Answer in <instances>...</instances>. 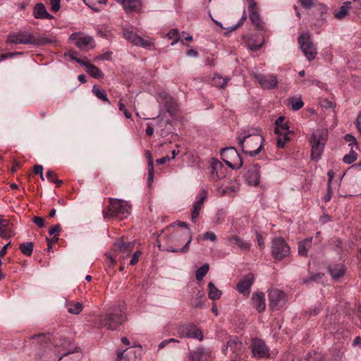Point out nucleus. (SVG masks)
<instances>
[{
    "label": "nucleus",
    "instance_id": "34",
    "mask_svg": "<svg viewBox=\"0 0 361 361\" xmlns=\"http://www.w3.org/2000/svg\"><path fill=\"white\" fill-rule=\"evenodd\" d=\"M107 0H84V2L94 11H100Z\"/></svg>",
    "mask_w": 361,
    "mask_h": 361
},
{
    "label": "nucleus",
    "instance_id": "58",
    "mask_svg": "<svg viewBox=\"0 0 361 361\" xmlns=\"http://www.w3.org/2000/svg\"><path fill=\"white\" fill-rule=\"evenodd\" d=\"M22 54V52H10L6 54H0V61L16 55H21Z\"/></svg>",
    "mask_w": 361,
    "mask_h": 361
},
{
    "label": "nucleus",
    "instance_id": "25",
    "mask_svg": "<svg viewBox=\"0 0 361 361\" xmlns=\"http://www.w3.org/2000/svg\"><path fill=\"white\" fill-rule=\"evenodd\" d=\"M33 14L35 18L39 19H52L53 16L50 15L44 5L42 3L37 4L34 7Z\"/></svg>",
    "mask_w": 361,
    "mask_h": 361
},
{
    "label": "nucleus",
    "instance_id": "48",
    "mask_svg": "<svg viewBox=\"0 0 361 361\" xmlns=\"http://www.w3.org/2000/svg\"><path fill=\"white\" fill-rule=\"evenodd\" d=\"M357 153L352 148L350 152L343 157V161L345 163L350 164L355 161L357 159Z\"/></svg>",
    "mask_w": 361,
    "mask_h": 361
},
{
    "label": "nucleus",
    "instance_id": "39",
    "mask_svg": "<svg viewBox=\"0 0 361 361\" xmlns=\"http://www.w3.org/2000/svg\"><path fill=\"white\" fill-rule=\"evenodd\" d=\"M245 42L249 49L252 51H257L262 47L264 43V39H262L261 41L258 42L257 39L252 37L247 39H245Z\"/></svg>",
    "mask_w": 361,
    "mask_h": 361
},
{
    "label": "nucleus",
    "instance_id": "16",
    "mask_svg": "<svg viewBox=\"0 0 361 361\" xmlns=\"http://www.w3.org/2000/svg\"><path fill=\"white\" fill-rule=\"evenodd\" d=\"M207 197V191L205 190H201L196 197V201L193 204L192 209V221L195 223L200 212L203 207V204Z\"/></svg>",
    "mask_w": 361,
    "mask_h": 361
},
{
    "label": "nucleus",
    "instance_id": "27",
    "mask_svg": "<svg viewBox=\"0 0 361 361\" xmlns=\"http://www.w3.org/2000/svg\"><path fill=\"white\" fill-rule=\"evenodd\" d=\"M82 66L86 68V71L93 78L96 79H101L104 78V73L102 71L90 62L85 61Z\"/></svg>",
    "mask_w": 361,
    "mask_h": 361
},
{
    "label": "nucleus",
    "instance_id": "37",
    "mask_svg": "<svg viewBox=\"0 0 361 361\" xmlns=\"http://www.w3.org/2000/svg\"><path fill=\"white\" fill-rule=\"evenodd\" d=\"M146 154L148 161V185H150L153 182L154 179L153 158L149 151H147Z\"/></svg>",
    "mask_w": 361,
    "mask_h": 361
},
{
    "label": "nucleus",
    "instance_id": "45",
    "mask_svg": "<svg viewBox=\"0 0 361 361\" xmlns=\"http://www.w3.org/2000/svg\"><path fill=\"white\" fill-rule=\"evenodd\" d=\"M209 269V264H204L196 271V279L202 281L207 274Z\"/></svg>",
    "mask_w": 361,
    "mask_h": 361
},
{
    "label": "nucleus",
    "instance_id": "59",
    "mask_svg": "<svg viewBox=\"0 0 361 361\" xmlns=\"http://www.w3.org/2000/svg\"><path fill=\"white\" fill-rule=\"evenodd\" d=\"M333 195V189L331 188V185H329V184H327V192L324 197V200L326 202H329L331 199Z\"/></svg>",
    "mask_w": 361,
    "mask_h": 361
},
{
    "label": "nucleus",
    "instance_id": "54",
    "mask_svg": "<svg viewBox=\"0 0 361 361\" xmlns=\"http://www.w3.org/2000/svg\"><path fill=\"white\" fill-rule=\"evenodd\" d=\"M51 11L56 13L61 8V0H49Z\"/></svg>",
    "mask_w": 361,
    "mask_h": 361
},
{
    "label": "nucleus",
    "instance_id": "28",
    "mask_svg": "<svg viewBox=\"0 0 361 361\" xmlns=\"http://www.w3.org/2000/svg\"><path fill=\"white\" fill-rule=\"evenodd\" d=\"M136 359L135 350L133 348H128L117 355L116 361H134Z\"/></svg>",
    "mask_w": 361,
    "mask_h": 361
},
{
    "label": "nucleus",
    "instance_id": "36",
    "mask_svg": "<svg viewBox=\"0 0 361 361\" xmlns=\"http://www.w3.org/2000/svg\"><path fill=\"white\" fill-rule=\"evenodd\" d=\"M351 8V2L348 1L343 4L340 10L335 13V17L337 19L341 20L344 18L348 13L349 10Z\"/></svg>",
    "mask_w": 361,
    "mask_h": 361
},
{
    "label": "nucleus",
    "instance_id": "62",
    "mask_svg": "<svg viewBox=\"0 0 361 361\" xmlns=\"http://www.w3.org/2000/svg\"><path fill=\"white\" fill-rule=\"evenodd\" d=\"M345 140L349 142L350 145H354L356 147V148L358 147L357 143L356 142V140L353 135L349 134L346 135L345 136Z\"/></svg>",
    "mask_w": 361,
    "mask_h": 361
},
{
    "label": "nucleus",
    "instance_id": "15",
    "mask_svg": "<svg viewBox=\"0 0 361 361\" xmlns=\"http://www.w3.org/2000/svg\"><path fill=\"white\" fill-rule=\"evenodd\" d=\"M33 35L27 32L11 33L8 35L6 42L9 44H32Z\"/></svg>",
    "mask_w": 361,
    "mask_h": 361
},
{
    "label": "nucleus",
    "instance_id": "9",
    "mask_svg": "<svg viewBox=\"0 0 361 361\" xmlns=\"http://www.w3.org/2000/svg\"><path fill=\"white\" fill-rule=\"evenodd\" d=\"M300 49L308 61L314 59L317 55V49L308 34H303L298 38Z\"/></svg>",
    "mask_w": 361,
    "mask_h": 361
},
{
    "label": "nucleus",
    "instance_id": "3",
    "mask_svg": "<svg viewBox=\"0 0 361 361\" xmlns=\"http://www.w3.org/2000/svg\"><path fill=\"white\" fill-rule=\"evenodd\" d=\"M263 141V137L257 129L244 130L238 137V142L243 150L251 157L260 152Z\"/></svg>",
    "mask_w": 361,
    "mask_h": 361
},
{
    "label": "nucleus",
    "instance_id": "2",
    "mask_svg": "<svg viewBox=\"0 0 361 361\" xmlns=\"http://www.w3.org/2000/svg\"><path fill=\"white\" fill-rule=\"evenodd\" d=\"M126 317L121 305L109 308L101 314L96 322L99 328L107 330H116L125 321Z\"/></svg>",
    "mask_w": 361,
    "mask_h": 361
},
{
    "label": "nucleus",
    "instance_id": "43",
    "mask_svg": "<svg viewBox=\"0 0 361 361\" xmlns=\"http://www.w3.org/2000/svg\"><path fill=\"white\" fill-rule=\"evenodd\" d=\"M32 41V44L34 45H46L55 42V40L49 37L44 36H39L38 37H36L35 35H33Z\"/></svg>",
    "mask_w": 361,
    "mask_h": 361
},
{
    "label": "nucleus",
    "instance_id": "64",
    "mask_svg": "<svg viewBox=\"0 0 361 361\" xmlns=\"http://www.w3.org/2000/svg\"><path fill=\"white\" fill-rule=\"evenodd\" d=\"M216 238V235L214 233L209 231L206 232L202 237L203 240H210L212 241H214Z\"/></svg>",
    "mask_w": 361,
    "mask_h": 361
},
{
    "label": "nucleus",
    "instance_id": "11",
    "mask_svg": "<svg viewBox=\"0 0 361 361\" xmlns=\"http://www.w3.org/2000/svg\"><path fill=\"white\" fill-rule=\"evenodd\" d=\"M251 349L252 355L257 358H269L270 357L269 348L267 346L264 340L254 338L252 341Z\"/></svg>",
    "mask_w": 361,
    "mask_h": 361
},
{
    "label": "nucleus",
    "instance_id": "63",
    "mask_svg": "<svg viewBox=\"0 0 361 361\" xmlns=\"http://www.w3.org/2000/svg\"><path fill=\"white\" fill-rule=\"evenodd\" d=\"M33 222L40 228L44 227V220L40 216H35L33 218Z\"/></svg>",
    "mask_w": 361,
    "mask_h": 361
},
{
    "label": "nucleus",
    "instance_id": "1",
    "mask_svg": "<svg viewBox=\"0 0 361 361\" xmlns=\"http://www.w3.org/2000/svg\"><path fill=\"white\" fill-rule=\"evenodd\" d=\"M44 348V353L39 355L42 361H49L54 356V360H61L64 356L74 353L70 347L71 340L63 338H56L47 334H40L32 337Z\"/></svg>",
    "mask_w": 361,
    "mask_h": 361
},
{
    "label": "nucleus",
    "instance_id": "4",
    "mask_svg": "<svg viewBox=\"0 0 361 361\" xmlns=\"http://www.w3.org/2000/svg\"><path fill=\"white\" fill-rule=\"evenodd\" d=\"M134 243L126 242L123 239L116 240L113 245V251L116 253L114 256L111 255H106L109 260V267H114L116 263V257L120 255L122 259L127 258L133 252Z\"/></svg>",
    "mask_w": 361,
    "mask_h": 361
},
{
    "label": "nucleus",
    "instance_id": "32",
    "mask_svg": "<svg viewBox=\"0 0 361 361\" xmlns=\"http://www.w3.org/2000/svg\"><path fill=\"white\" fill-rule=\"evenodd\" d=\"M329 270L331 275L334 279L341 277L345 273L344 266L341 264L330 265Z\"/></svg>",
    "mask_w": 361,
    "mask_h": 361
},
{
    "label": "nucleus",
    "instance_id": "51",
    "mask_svg": "<svg viewBox=\"0 0 361 361\" xmlns=\"http://www.w3.org/2000/svg\"><path fill=\"white\" fill-rule=\"evenodd\" d=\"M288 133H283L282 135H279L277 137V147L279 148H283L285 146V143L289 140Z\"/></svg>",
    "mask_w": 361,
    "mask_h": 361
},
{
    "label": "nucleus",
    "instance_id": "33",
    "mask_svg": "<svg viewBox=\"0 0 361 361\" xmlns=\"http://www.w3.org/2000/svg\"><path fill=\"white\" fill-rule=\"evenodd\" d=\"M207 300V297L204 293L199 291L196 297L192 298L191 300V305L195 308H202L204 305V302Z\"/></svg>",
    "mask_w": 361,
    "mask_h": 361
},
{
    "label": "nucleus",
    "instance_id": "55",
    "mask_svg": "<svg viewBox=\"0 0 361 361\" xmlns=\"http://www.w3.org/2000/svg\"><path fill=\"white\" fill-rule=\"evenodd\" d=\"M142 255L141 251H136L133 254L132 258L130 261V265L134 266L135 265L138 260L140 257Z\"/></svg>",
    "mask_w": 361,
    "mask_h": 361
},
{
    "label": "nucleus",
    "instance_id": "17",
    "mask_svg": "<svg viewBox=\"0 0 361 361\" xmlns=\"http://www.w3.org/2000/svg\"><path fill=\"white\" fill-rule=\"evenodd\" d=\"M259 166L255 164L251 166L245 173V179L248 185L257 186L259 183L260 171Z\"/></svg>",
    "mask_w": 361,
    "mask_h": 361
},
{
    "label": "nucleus",
    "instance_id": "10",
    "mask_svg": "<svg viewBox=\"0 0 361 361\" xmlns=\"http://www.w3.org/2000/svg\"><path fill=\"white\" fill-rule=\"evenodd\" d=\"M178 333L183 338H195L199 341L203 339L202 331L192 323H186L179 325Z\"/></svg>",
    "mask_w": 361,
    "mask_h": 361
},
{
    "label": "nucleus",
    "instance_id": "26",
    "mask_svg": "<svg viewBox=\"0 0 361 361\" xmlns=\"http://www.w3.org/2000/svg\"><path fill=\"white\" fill-rule=\"evenodd\" d=\"M121 4L126 13L137 12L140 8V0H122Z\"/></svg>",
    "mask_w": 361,
    "mask_h": 361
},
{
    "label": "nucleus",
    "instance_id": "29",
    "mask_svg": "<svg viewBox=\"0 0 361 361\" xmlns=\"http://www.w3.org/2000/svg\"><path fill=\"white\" fill-rule=\"evenodd\" d=\"M230 150V155L231 157H233L235 159H236V161L235 163H232L229 161H227L226 164L227 166L233 169H238L243 166V161L240 157V155L238 154L236 150L233 147H227V150Z\"/></svg>",
    "mask_w": 361,
    "mask_h": 361
},
{
    "label": "nucleus",
    "instance_id": "41",
    "mask_svg": "<svg viewBox=\"0 0 361 361\" xmlns=\"http://www.w3.org/2000/svg\"><path fill=\"white\" fill-rule=\"evenodd\" d=\"M288 105L293 111H298L304 106V102L301 97H292L289 99Z\"/></svg>",
    "mask_w": 361,
    "mask_h": 361
},
{
    "label": "nucleus",
    "instance_id": "53",
    "mask_svg": "<svg viewBox=\"0 0 361 361\" xmlns=\"http://www.w3.org/2000/svg\"><path fill=\"white\" fill-rule=\"evenodd\" d=\"M118 109L121 111H123L125 116L127 118H130L132 115L131 113L126 109V105L123 103V99H121L118 102Z\"/></svg>",
    "mask_w": 361,
    "mask_h": 361
},
{
    "label": "nucleus",
    "instance_id": "57",
    "mask_svg": "<svg viewBox=\"0 0 361 361\" xmlns=\"http://www.w3.org/2000/svg\"><path fill=\"white\" fill-rule=\"evenodd\" d=\"M300 1L305 8L309 9L315 5L316 0H300Z\"/></svg>",
    "mask_w": 361,
    "mask_h": 361
},
{
    "label": "nucleus",
    "instance_id": "50",
    "mask_svg": "<svg viewBox=\"0 0 361 361\" xmlns=\"http://www.w3.org/2000/svg\"><path fill=\"white\" fill-rule=\"evenodd\" d=\"M233 345H234L235 348L239 351L242 349L243 347L242 343L238 340L237 337H235L233 340H229L227 341V349L231 348V350H232Z\"/></svg>",
    "mask_w": 361,
    "mask_h": 361
},
{
    "label": "nucleus",
    "instance_id": "56",
    "mask_svg": "<svg viewBox=\"0 0 361 361\" xmlns=\"http://www.w3.org/2000/svg\"><path fill=\"white\" fill-rule=\"evenodd\" d=\"M314 6L316 7V8L319 12L322 18H323L324 15L326 14V13H327V7L325 5H324L322 4H315Z\"/></svg>",
    "mask_w": 361,
    "mask_h": 361
},
{
    "label": "nucleus",
    "instance_id": "46",
    "mask_svg": "<svg viewBox=\"0 0 361 361\" xmlns=\"http://www.w3.org/2000/svg\"><path fill=\"white\" fill-rule=\"evenodd\" d=\"M212 84L217 87L223 88L226 85V78L218 74H215L212 80Z\"/></svg>",
    "mask_w": 361,
    "mask_h": 361
},
{
    "label": "nucleus",
    "instance_id": "14",
    "mask_svg": "<svg viewBox=\"0 0 361 361\" xmlns=\"http://www.w3.org/2000/svg\"><path fill=\"white\" fill-rule=\"evenodd\" d=\"M123 35L126 39L134 45L140 46L144 48H150L152 45V42L142 38L128 28H124L123 30Z\"/></svg>",
    "mask_w": 361,
    "mask_h": 361
},
{
    "label": "nucleus",
    "instance_id": "22",
    "mask_svg": "<svg viewBox=\"0 0 361 361\" xmlns=\"http://www.w3.org/2000/svg\"><path fill=\"white\" fill-rule=\"evenodd\" d=\"M252 305L259 312H263L266 308L265 295L262 292H255L252 294Z\"/></svg>",
    "mask_w": 361,
    "mask_h": 361
},
{
    "label": "nucleus",
    "instance_id": "52",
    "mask_svg": "<svg viewBox=\"0 0 361 361\" xmlns=\"http://www.w3.org/2000/svg\"><path fill=\"white\" fill-rule=\"evenodd\" d=\"M246 18H247V16L245 13V11L244 10L243 14L241 18L238 20V23L236 25H235L234 26L227 27V33L232 32V31L235 30V29H237L238 27H239L240 26H241L244 23Z\"/></svg>",
    "mask_w": 361,
    "mask_h": 361
},
{
    "label": "nucleus",
    "instance_id": "42",
    "mask_svg": "<svg viewBox=\"0 0 361 361\" xmlns=\"http://www.w3.org/2000/svg\"><path fill=\"white\" fill-rule=\"evenodd\" d=\"M34 245L32 243H23L20 245V252L25 256L30 257L32 254Z\"/></svg>",
    "mask_w": 361,
    "mask_h": 361
},
{
    "label": "nucleus",
    "instance_id": "23",
    "mask_svg": "<svg viewBox=\"0 0 361 361\" xmlns=\"http://www.w3.org/2000/svg\"><path fill=\"white\" fill-rule=\"evenodd\" d=\"M13 235V225L8 220L0 218V237L8 239Z\"/></svg>",
    "mask_w": 361,
    "mask_h": 361
},
{
    "label": "nucleus",
    "instance_id": "47",
    "mask_svg": "<svg viewBox=\"0 0 361 361\" xmlns=\"http://www.w3.org/2000/svg\"><path fill=\"white\" fill-rule=\"evenodd\" d=\"M169 39H174L171 42V45H174L180 40V34L178 29L174 28L171 30L166 35Z\"/></svg>",
    "mask_w": 361,
    "mask_h": 361
},
{
    "label": "nucleus",
    "instance_id": "21",
    "mask_svg": "<svg viewBox=\"0 0 361 361\" xmlns=\"http://www.w3.org/2000/svg\"><path fill=\"white\" fill-rule=\"evenodd\" d=\"M211 353L202 348L190 351L188 355L189 361H208Z\"/></svg>",
    "mask_w": 361,
    "mask_h": 361
},
{
    "label": "nucleus",
    "instance_id": "7",
    "mask_svg": "<svg viewBox=\"0 0 361 361\" xmlns=\"http://www.w3.org/2000/svg\"><path fill=\"white\" fill-rule=\"evenodd\" d=\"M290 253V248L285 240L281 237L273 239L271 242V255L276 260H282L288 257Z\"/></svg>",
    "mask_w": 361,
    "mask_h": 361
},
{
    "label": "nucleus",
    "instance_id": "5",
    "mask_svg": "<svg viewBox=\"0 0 361 361\" xmlns=\"http://www.w3.org/2000/svg\"><path fill=\"white\" fill-rule=\"evenodd\" d=\"M109 207L103 211L105 219L109 217L125 218L130 213L128 205L123 200L109 199Z\"/></svg>",
    "mask_w": 361,
    "mask_h": 361
},
{
    "label": "nucleus",
    "instance_id": "13",
    "mask_svg": "<svg viewBox=\"0 0 361 361\" xmlns=\"http://www.w3.org/2000/svg\"><path fill=\"white\" fill-rule=\"evenodd\" d=\"M248 3V12L249 18L252 23L255 26V28L258 30H264V23L260 18L259 15L257 13V4L254 0H247Z\"/></svg>",
    "mask_w": 361,
    "mask_h": 361
},
{
    "label": "nucleus",
    "instance_id": "31",
    "mask_svg": "<svg viewBox=\"0 0 361 361\" xmlns=\"http://www.w3.org/2000/svg\"><path fill=\"white\" fill-rule=\"evenodd\" d=\"M312 238H306L300 241L298 244V254L300 256L306 257L308 250L312 247Z\"/></svg>",
    "mask_w": 361,
    "mask_h": 361
},
{
    "label": "nucleus",
    "instance_id": "30",
    "mask_svg": "<svg viewBox=\"0 0 361 361\" xmlns=\"http://www.w3.org/2000/svg\"><path fill=\"white\" fill-rule=\"evenodd\" d=\"M285 118L283 116L279 117L275 121V133L277 135L283 133H289V127L286 123H284Z\"/></svg>",
    "mask_w": 361,
    "mask_h": 361
},
{
    "label": "nucleus",
    "instance_id": "38",
    "mask_svg": "<svg viewBox=\"0 0 361 361\" xmlns=\"http://www.w3.org/2000/svg\"><path fill=\"white\" fill-rule=\"evenodd\" d=\"M92 92L98 99L110 104V101L109 100L107 94L104 89H102L98 85H94L92 87Z\"/></svg>",
    "mask_w": 361,
    "mask_h": 361
},
{
    "label": "nucleus",
    "instance_id": "61",
    "mask_svg": "<svg viewBox=\"0 0 361 361\" xmlns=\"http://www.w3.org/2000/svg\"><path fill=\"white\" fill-rule=\"evenodd\" d=\"M77 53L74 51L70 52L69 56L71 59L75 61L77 63H80L81 66L85 62L83 59L77 57Z\"/></svg>",
    "mask_w": 361,
    "mask_h": 361
},
{
    "label": "nucleus",
    "instance_id": "18",
    "mask_svg": "<svg viewBox=\"0 0 361 361\" xmlns=\"http://www.w3.org/2000/svg\"><path fill=\"white\" fill-rule=\"evenodd\" d=\"M159 98L164 104L165 108L171 116H174L178 112V106L176 102L167 93L164 92H160Z\"/></svg>",
    "mask_w": 361,
    "mask_h": 361
},
{
    "label": "nucleus",
    "instance_id": "44",
    "mask_svg": "<svg viewBox=\"0 0 361 361\" xmlns=\"http://www.w3.org/2000/svg\"><path fill=\"white\" fill-rule=\"evenodd\" d=\"M211 166H212V175H214L216 173V177L219 179H221V178L224 177V175L219 174L218 169H221L223 165L222 163L218 161L216 159H212L211 161Z\"/></svg>",
    "mask_w": 361,
    "mask_h": 361
},
{
    "label": "nucleus",
    "instance_id": "24",
    "mask_svg": "<svg viewBox=\"0 0 361 361\" xmlns=\"http://www.w3.org/2000/svg\"><path fill=\"white\" fill-rule=\"evenodd\" d=\"M229 243L233 246L239 248L242 251L247 252L251 247V244L238 235H233L228 239Z\"/></svg>",
    "mask_w": 361,
    "mask_h": 361
},
{
    "label": "nucleus",
    "instance_id": "60",
    "mask_svg": "<svg viewBox=\"0 0 361 361\" xmlns=\"http://www.w3.org/2000/svg\"><path fill=\"white\" fill-rule=\"evenodd\" d=\"M61 228L59 224H56L53 226L49 231V233L50 235H59Z\"/></svg>",
    "mask_w": 361,
    "mask_h": 361
},
{
    "label": "nucleus",
    "instance_id": "19",
    "mask_svg": "<svg viewBox=\"0 0 361 361\" xmlns=\"http://www.w3.org/2000/svg\"><path fill=\"white\" fill-rule=\"evenodd\" d=\"M254 282V276L248 274L243 276L237 285V290L241 294L248 295L250 293V288Z\"/></svg>",
    "mask_w": 361,
    "mask_h": 361
},
{
    "label": "nucleus",
    "instance_id": "49",
    "mask_svg": "<svg viewBox=\"0 0 361 361\" xmlns=\"http://www.w3.org/2000/svg\"><path fill=\"white\" fill-rule=\"evenodd\" d=\"M191 240H192V237L190 236V239L186 243V244L182 248H180V249H174V248L172 247V246H168L166 250L168 252H183V253H185L189 250V245H190Z\"/></svg>",
    "mask_w": 361,
    "mask_h": 361
},
{
    "label": "nucleus",
    "instance_id": "20",
    "mask_svg": "<svg viewBox=\"0 0 361 361\" xmlns=\"http://www.w3.org/2000/svg\"><path fill=\"white\" fill-rule=\"evenodd\" d=\"M256 79L264 89H272L277 87L278 80L273 75H257Z\"/></svg>",
    "mask_w": 361,
    "mask_h": 361
},
{
    "label": "nucleus",
    "instance_id": "8",
    "mask_svg": "<svg viewBox=\"0 0 361 361\" xmlns=\"http://www.w3.org/2000/svg\"><path fill=\"white\" fill-rule=\"evenodd\" d=\"M269 307L272 310H279L283 307L287 302L286 294L279 289L271 288L268 291Z\"/></svg>",
    "mask_w": 361,
    "mask_h": 361
},
{
    "label": "nucleus",
    "instance_id": "6",
    "mask_svg": "<svg viewBox=\"0 0 361 361\" xmlns=\"http://www.w3.org/2000/svg\"><path fill=\"white\" fill-rule=\"evenodd\" d=\"M326 140V133L324 131H316L312 133L310 142L312 145L311 158L318 161L323 152Z\"/></svg>",
    "mask_w": 361,
    "mask_h": 361
},
{
    "label": "nucleus",
    "instance_id": "12",
    "mask_svg": "<svg viewBox=\"0 0 361 361\" xmlns=\"http://www.w3.org/2000/svg\"><path fill=\"white\" fill-rule=\"evenodd\" d=\"M70 40L75 41V45L82 51H88L94 47V42L90 36H81L78 32L72 33Z\"/></svg>",
    "mask_w": 361,
    "mask_h": 361
},
{
    "label": "nucleus",
    "instance_id": "40",
    "mask_svg": "<svg viewBox=\"0 0 361 361\" xmlns=\"http://www.w3.org/2000/svg\"><path fill=\"white\" fill-rule=\"evenodd\" d=\"M208 290V295L211 300H214L220 298V296L221 295V291L217 289L212 282L209 283Z\"/></svg>",
    "mask_w": 361,
    "mask_h": 361
},
{
    "label": "nucleus",
    "instance_id": "35",
    "mask_svg": "<svg viewBox=\"0 0 361 361\" xmlns=\"http://www.w3.org/2000/svg\"><path fill=\"white\" fill-rule=\"evenodd\" d=\"M68 312L73 314H80L82 309V303L79 302H68L66 305Z\"/></svg>",
    "mask_w": 361,
    "mask_h": 361
}]
</instances>
